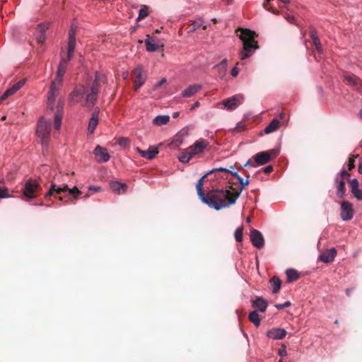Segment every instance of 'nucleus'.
<instances>
[{
    "mask_svg": "<svg viewBox=\"0 0 362 362\" xmlns=\"http://www.w3.org/2000/svg\"><path fill=\"white\" fill-rule=\"evenodd\" d=\"M257 36L254 31L249 29H240L239 37L243 43V49L240 52V59L241 60L251 57L258 48L257 42L255 40Z\"/></svg>",
    "mask_w": 362,
    "mask_h": 362,
    "instance_id": "nucleus-3",
    "label": "nucleus"
},
{
    "mask_svg": "<svg viewBox=\"0 0 362 362\" xmlns=\"http://www.w3.org/2000/svg\"><path fill=\"white\" fill-rule=\"evenodd\" d=\"M243 227H238L235 231V239L237 242H242L243 240Z\"/></svg>",
    "mask_w": 362,
    "mask_h": 362,
    "instance_id": "nucleus-39",
    "label": "nucleus"
},
{
    "mask_svg": "<svg viewBox=\"0 0 362 362\" xmlns=\"http://www.w3.org/2000/svg\"><path fill=\"white\" fill-rule=\"evenodd\" d=\"M196 189L201 201L216 211L234 204L240 195V192L233 193L225 189H213L205 194L202 190V180H198Z\"/></svg>",
    "mask_w": 362,
    "mask_h": 362,
    "instance_id": "nucleus-1",
    "label": "nucleus"
},
{
    "mask_svg": "<svg viewBox=\"0 0 362 362\" xmlns=\"http://www.w3.org/2000/svg\"><path fill=\"white\" fill-rule=\"evenodd\" d=\"M111 189L116 192L120 194L121 192H125L127 186L124 183H121L117 181L111 182L110 183Z\"/></svg>",
    "mask_w": 362,
    "mask_h": 362,
    "instance_id": "nucleus-25",
    "label": "nucleus"
},
{
    "mask_svg": "<svg viewBox=\"0 0 362 362\" xmlns=\"http://www.w3.org/2000/svg\"><path fill=\"white\" fill-rule=\"evenodd\" d=\"M238 72H239V69L237 66H235L231 70V75L233 76V77H235L238 76Z\"/></svg>",
    "mask_w": 362,
    "mask_h": 362,
    "instance_id": "nucleus-51",
    "label": "nucleus"
},
{
    "mask_svg": "<svg viewBox=\"0 0 362 362\" xmlns=\"http://www.w3.org/2000/svg\"><path fill=\"white\" fill-rule=\"evenodd\" d=\"M148 16V8L146 6L143 5L141 6L139 11V16L136 18L137 21H139L146 17Z\"/></svg>",
    "mask_w": 362,
    "mask_h": 362,
    "instance_id": "nucleus-34",
    "label": "nucleus"
},
{
    "mask_svg": "<svg viewBox=\"0 0 362 362\" xmlns=\"http://www.w3.org/2000/svg\"><path fill=\"white\" fill-rule=\"evenodd\" d=\"M209 146V142L204 139L197 140L192 146L185 149L178 155V160L180 163H187L194 156L199 155Z\"/></svg>",
    "mask_w": 362,
    "mask_h": 362,
    "instance_id": "nucleus-4",
    "label": "nucleus"
},
{
    "mask_svg": "<svg viewBox=\"0 0 362 362\" xmlns=\"http://www.w3.org/2000/svg\"><path fill=\"white\" fill-rule=\"evenodd\" d=\"M98 124V110L95 111L88 122L87 133L92 134Z\"/></svg>",
    "mask_w": 362,
    "mask_h": 362,
    "instance_id": "nucleus-22",
    "label": "nucleus"
},
{
    "mask_svg": "<svg viewBox=\"0 0 362 362\" xmlns=\"http://www.w3.org/2000/svg\"><path fill=\"white\" fill-rule=\"evenodd\" d=\"M279 152L276 150H271L270 151H262L257 153L253 156L255 163L252 164V167H257V165H263L269 162L272 154L277 155Z\"/></svg>",
    "mask_w": 362,
    "mask_h": 362,
    "instance_id": "nucleus-7",
    "label": "nucleus"
},
{
    "mask_svg": "<svg viewBox=\"0 0 362 362\" xmlns=\"http://www.w3.org/2000/svg\"><path fill=\"white\" fill-rule=\"evenodd\" d=\"M94 155L99 163H106L110 159V155L106 148L97 146L94 149Z\"/></svg>",
    "mask_w": 362,
    "mask_h": 362,
    "instance_id": "nucleus-15",
    "label": "nucleus"
},
{
    "mask_svg": "<svg viewBox=\"0 0 362 362\" xmlns=\"http://www.w3.org/2000/svg\"><path fill=\"white\" fill-rule=\"evenodd\" d=\"M249 320L252 322L255 327H259L260 325V318L257 310L251 312L249 315Z\"/></svg>",
    "mask_w": 362,
    "mask_h": 362,
    "instance_id": "nucleus-31",
    "label": "nucleus"
},
{
    "mask_svg": "<svg viewBox=\"0 0 362 362\" xmlns=\"http://www.w3.org/2000/svg\"><path fill=\"white\" fill-rule=\"evenodd\" d=\"M11 196L8 194V189L6 188L0 187V199L8 198Z\"/></svg>",
    "mask_w": 362,
    "mask_h": 362,
    "instance_id": "nucleus-42",
    "label": "nucleus"
},
{
    "mask_svg": "<svg viewBox=\"0 0 362 362\" xmlns=\"http://www.w3.org/2000/svg\"><path fill=\"white\" fill-rule=\"evenodd\" d=\"M358 173L362 174V161L358 165Z\"/></svg>",
    "mask_w": 362,
    "mask_h": 362,
    "instance_id": "nucleus-62",
    "label": "nucleus"
},
{
    "mask_svg": "<svg viewBox=\"0 0 362 362\" xmlns=\"http://www.w3.org/2000/svg\"><path fill=\"white\" fill-rule=\"evenodd\" d=\"M88 189L94 191V192H98L100 189V187H96V186H94V185H90L88 187Z\"/></svg>",
    "mask_w": 362,
    "mask_h": 362,
    "instance_id": "nucleus-53",
    "label": "nucleus"
},
{
    "mask_svg": "<svg viewBox=\"0 0 362 362\" xmlns=\"http://www.w3.org/2000/svg\"><path fill=\"white\" fill-rule=\"evenodd\" d=\"M118 144L121 146H126L128 144V139L127 138H120L118 141Z\"/></svg>",
    "mask_w": 362,
    "mask_h": 362,
    "instance_id": "nucleus-49",
    "label": "nucleus"
},
{
    "mask_svg": "<svg viewBox=\"0 0 362 362\" xmlns=\"http://www.w3.org/2000/svg\"><path fill=\"white\" fill-rule=\"evenodd\" d=\"M267 302L262 297H256L252 301V307L255 308V310L264 313L267 308Z\"/></svg>",
    "mask_w": 362,
    "mask_h": 362,
    "instance_id": "nucleus-21",
    "label": "nucleus"
},
{
    "mask_svg": "<svg viewBox=\"0 0 362 362\" xmlns=\"http://www.w3.org/2000/svg\"><path fill=\"white\" fill-rule=\"evenodd\" d=\"M349 182L350 183L351 191L358 187V182L357 179L354 178L349 180Z\"/></svg>",
    "mask_w": 362,
    "mask_h": 362,
    "instance_id": "nucleus-45",
    "label": "nucleus"
},
{
    "mask_svg": "<svg viewBox=\"0 0 362 362\" xmlns=\"http://www.w3.org/2000/svg\"><path fill=\"white\" fill-rule=\"evenodd\" d=\"M174 143H178L177 145H180L182 144V139H181V136L177 134L175 136V139H174V141H173Z\"/></svg>",
    "mask_w": 362,
    "mask_h": 362,
    "instance_id": "nucleus-50",
    "label": "nucleus"
},
{
    "mask_svg": "<svg viewBox=\"0 0 362 362\" xmlns=\"http://www.w3.org/2000/svg\"><path fill=\"white\" fill-rule=\"evenodd\" d=\"M286 334V331L283 328H272L267 331V336L272 339H281Z\"/></svg>",
    "mask_w": 362,
    "mask_h": 362,
    "instance_id": "nucleus-18",
    "label": "nucleus"
},
{
    "mask_svg": "<svg viewBox=\"0 0 362 362\" xmlns=\"http://www.w3.org/2000/svg\"><path fill=\"white\" fill-rule=\"evenodd\" d=\"M358 117H360V119H362V109L360 110V112L358 113Z\"/></svg>",
    "mask_w": 362,
    "mask_h": 362,
    "instance_id": "nucleus-64",
    "label": "nucleus"
},
{
    "mask_svg": "<svg viewBox=\"0 0 362 362\" xmlns=\"http://www.w3.org/2000/svg\"><path fill=\"white\" fill-rule=\"evenodd\" d=\"M76 28L71 25L69 33V40H76Z\"/></svg>",
    "mask_w": 362,
    "mask_h": 362,
    "instance_id": "nucleus-46",
    "label": "nucleus"
},
{
    "mask_svg": "<svg viewBox=\"0 0 362 362\" xmlns=\"http://www.w3.org/2000/svg\"><path fill=\"white\" fill-rule=\"evenodd\" d=\"M272 285V291L273 293H276L281 288V281L277 276H273L270 280Z\"/></svg>",
    "mask_w": 362,
    "mask_h": 362,
    "instance_id": "nucleus-28",
    "label": "nucleus"
},
{
    "mask_svg": "<svg viewBox=\"0 0 362 362\" xmlns=\"http://www.w3.org/2000/svg\"><path fill=\"white\" fill-rule=\"evenodd\" d=\"M335 182L337 184V195L341 199L345 197V182L344 180L339 179L338 177L335 178Z\"/></svg>",
    "mask_w": 362,
    "mask_h": 362,
    "instance_id": "nucleus-24",
    "label": "nucleus"
},
{
    "mask_svg": "<svg viewBox=\"0 0 362 362\" xmlns=\"http://www.w3.org/2000/svg\"><path fill=\"white\" fill-rule=\"evenodd\" d=\"M49 27V23H40L35 30V38L38 44H42L46 39V31Z\"/></svg>",
    "mask_w": 362,
    "mask_h": 362,
    "instance_id": "nucleus-12",
    "label": "nucleus"
},
{
    "mask_svg": "<svg viewBox=\"0 0 362 362\" xmlns=\"http://www.w3.org/2000/svg\"><path fill=\"white\" fill-rule=\"evenodd\" d=\"M200 105V103L199 102H195L191 107L190 110H192L194 109H195L196 107H199Z\"/></svg>",
    "mask_w": 362,
    "mask_h": 362,
    "instance_id": "nucleus-60",
    "label": "nucleus"
},
{
    "mask_svg": "<svg viewBox=\"0 0 362 362\" xmlns=\"http://www.w3.org/2000/svg\"><path fill=\"white\" fill-rule=\"evenodd\" d=\"M132 75L135 83V89L137 90L144 85L146 79V76L143 73L142 66H136L133 71Z\"/></svg>",
    "mask_w": 362,
    "mask_h": 362,
    "instance_id": "nucleus-10",
    "label": "nucleus"
},
{
    "mask_svg": "<svg viewBox=\"0 0 362 362\" xmlns=\"http://www.w3.org/2000/svg\"><path fill=\"white\" fill-rule=\"evenodd\" d=\"M230 174H231V175H233V177H236L238 179V177H240V176L238 175V171H230L228 173Z\"/></svg>",
    "mask_w": 362,
    "mask_h": 362,
    "instance_id": "nucleus-58",
    "label": "nucleus"
},
{
    "mask_svg": "<svg viewBox=\"0 0 362 362\" xmlns=\"http://www.w3.org/2000/svg\"><path fill=\"white\" fill-rule=\"evenodd\" d=\"M244 97L241 94L235 95L221 102V104L228 110L236 109L240 104L243 103Z\"/></svg>",
    "mask_w": 362,
    "mask_h": 362,
    "instance_id": "nucleus-9",
    "label": "nucleus"
},
{
    "mask_svg": "<svg viewBox=\"0 0 362 362\" xmlns=\"http://www.w3.org/2000/svg\"><path fill=\"white\" fill-rule=\"evenodd\" d=\"M226 59H223L217 66H225L226 65Z\"/></svg>",
    "mask_w": 362,
    "mask_h": 362,
    "instance_id": "nucleus-61",
    "label": "nucleus"
},
{
    "mask_svg": "<svg viewBox=\"0 0 362 362\" xmlns=\"http://www.w3.org/2000/svg\"><path fill=\"white\" fill-rule=\"evenodd\" d=\"M286 19L287 20L288 22L291 23H293L294 22V17L293 16H290V15H287L286 16Z\"/></svg>",
    "mask_w": 362,
    "mask_h": 362,
    "instance_id": "nucleus-54",
    "label": "nucleus"
},
{
    "mask_svg": "<svg viewBox=\"0 0 362 362\" xmlns=\"http://www.w3.org/2000/svg\"><path fill=\"white\" fill-rule=\"evenodd\" d=\"M286 274L287 277V282L291 283L298 279L299 275L298 272L293 269H288L286 271Z\"/></svg>",
    "mask_w": 362,
    "mask_h": 362,
    "instance_id": "nucleus-29",
    "label": "nucleus"
},
{
    "mask_svg": "<svg viewBox=\"0 0 362 362\" xmlns=\"http://www.w3.org/2000/svg\"><path fill=\"white\" fill-rule=\"evenodd\" d=\"M56 187H57V185L52 183L51 185V187H50L49 191L45 194V196L46 197H51V196H52L54 194V189H56Z\"/></svg>",
    "mask_w": 362,
    "mask_h": 362,
    "instance_id": "nucleus-48",
    "label": "nucleus"
},
{
    "mask_svg": "<svg viewBox=\"0 0 362 362\" xmlns=\"http://www.w3.org/2000/svg\"><path fill=\"white\" fill-rule=\"evenodd\" d=\"M279 124L280 122L277 119H272L271 122L265 127V134H268L276 131L279 127Z\"/></svg>",
    "mask_w": 362,
    "mask_h": 362,
    "instance_id": "nucleus-26",
    "label": "nucleus"
},
{
    "mask_svg": "<svg viewBox=\"0 0 362 362\" xmlns=\"http://www.w3.org/2000/svg\"><path fill=\"white\" fill-rule=\"evenodd\" d=\"M344 78L349 85L362 92V80L358 76L351 73H346L344 75Z\"/></svg>",
    "mask_w": 362,
    "mask_h": 362,
    "instance_id": "nucleus-13",
    "label": "nucleus"
},
{
    "mask_svg": "<svg viewBox=\"0 0 362 362\" xmlns=\"http://www.w3.org/2000/svg\"><path fill=\"white\" fill-rule=\"evenodd\" d=\"M310 37L313 42V44L315 45L316 49H317V51L319 52H322V45L320 44V41L317 37V35L316 33V32L315 30H312L310 32Z\"/></svg>",
    "mask_w": 362,
    "mask_h": 362,
    "instance_id": "nucleus-30",
    "label": "nucleus"
},
{
    "mask_svg": "<svg viewBox=\"0 0 362 362\" xmlns=\"http://www.w3.org/2000/svg\"><path fill=\"white\" fill-rule=\"evenodd\" d=\"M273 170V167L272 165H268L264 169V172L265 173H270Z\"/></svg>",
    "mask_w": 362,
    "mask_h": 362,
    "instance_id": "nucleus-55",
    "label": "nucleus"
},
{
    "mask_svg": "<svg viewBox=\"0 0 362 362\" xmlns=\"http://www.w3.org/2000/svg\"><path fill=\"white\" fill-rule=\"evenodd\" d=\"M252 163H255V161H254V162H252V159H249V160L246 162V163L243 165V168H245V167L249 166V165L252 166Z\"/></svg>",
    "mask_w": 362,
    "mask_h": 362,
    "instance_id": "nucleus-59",
    "label": "nucleus"
},
{
    "mask_svg": "<svg viewBox=\"0 0 362 362\" xmlns=\"http://www.w3.org/2000/svg\"><path fill=\"white\" fill-rule=\"evenodd\" d=\"M249 177H250L249 175H246L245 180H244V179L242 177H238V181L240 185V191L239 192H241V191L245 188V187L249 184V182H250Z\"/></svg>",
    "mask_w": 362,
    "mask_h": 362,
    "instance_id": "nucleus-37",
    "label": "nucleus"
},
{
    "mask_svg": "<svg viewBox=\"0 0 362 362\" xmlns=\"http://www.w3.org/2000/svg\"><path fill=\"white\" fill-rule=\"evenodd\" d=\"M352 194L359 201H362V189L359 187L351 191Z\"/></svg>",
    "mask_w": 362,
    "mask_h": 362,
    "instance_id": "nucleus-40",
    "label": "nucleus"
},
{
    "mask_svg": "<svg viewBox=\"0 0 362 362\" xmlns=\"http://www.w3.org/2000/svg\"><path fill=\"white\" fill-rule=\"evenodd\" d=\"M52 121L41 117L37 122L36 136L43 148H47L51 137Z\"/></svg>",
    "mask_w": 362,
    "mask_h": 362,
    "instance_id": "nucleus-5",
    "label": "nucleus"
},
{
    "mask_svg": "<svg viewBox=\"0 0 362 362\" xmlns=\"http://www.w3.org/2000/svg\"><path fill=\"white\" fill-rule=\"evenodd\" d=\"M136 150L141 157L148 160L153 159L156 157V156L158 153L157 147L153 146H150L146 151L141 150L139 147H137Z\"/></svg>",
    "mask_w": 362,
    "mask_h": 362,
    "instance_id": "nucleus-17",
    "label": "nucleus"
},
{
    "mask_svg": "<svg viewBox=\"0 0 362 362\" xmlns=\"http://www.w3.org/2000/svg\"><path fill=\"white\" fill-rule=\"evenodd\" d=\"M291 305V302L290 301H286L283 304H276L275 305V308L277 309V310H282L284 309V308H288Z\"/></svg>",
    "mask_w": 362,
    "mask_h": 362,
    "instance_id": "nucleus-47",
    "label": "nucleus"
},
{
    "mask_svg": "<svg viewBox=\"0 0 362 362\" xmlns=\"http://www.w3.org/2000/svg\"><path fill=\"white\" fill-rule=\"evenodd\" d=\"M26 78H23L16 83L14 85H13L11 89L13 90L14 93H16L21 88H22L24 84L25 83Z\"/></svg>",
    "mask_w": 362,
    "mask_h": 362,
    "instance_id": "nucleus-38",
    "label": "nucleus"
},
{
    "mask_svg": "<svg viewBox=\"0 0 362 362\" xmlns=\"http://www.w3.org/2000/svg\"><path fill=\"white\" fill-rule=\"evenodd\" d=\"M347 175L346 171L344 169L340 170V172L337 174V177L340 179V177H343Z\"/></svg>",
    "mask_w": 362,
    "mask_h": 362,
    "instance_id": "nucleus-52",
    "label": "nucleus"
},
{
    "mask_svg": "<svg viewBox=\"0 0 362 362\" xmlns=\"http://www.w3.org/2000/svg\"><path fill=\"white\" fill-rule=\"evenodd\" d=\"M202 89V86L199 84H194L189 86L182 93L183 98H190L199 92Z\"/></svg>",
    "mask_w": 362,
    "mask_h": 362,
    "instance_id": "nucleus-23",
    "label": "nucleus"
},
{
    "mask_svg": "<svg viewBox=\"0 0 362 362\" xmlns=\"http://www.w3.org/2000/svg\"><path fill=\"white\" fill-rule=\"evenodd\" d=\"M250 240L253 246L257 248H262L264 245V239L262 233L252 228L250 230Z\"/></svg>",
    "mask_w": 362,
    "mask_h": 362,
    "instance_id": "nucleus-11",
    "label": "nucleus"
},
{
    "mask_svg": "<svg viewBox=\"0 0 362 362\" xmlns=\"http://www.w3.org/2000/svg\"><path fill=\"white\" fill-rule=\"evenodd\" d=\"M40 189L41 187L36 180L29 179L25 184L23 189V194L27 199H31L36 197L35 192Z\"/></svg>",
    "mask_w": 362,
    "mask_h": 362,
    "instance_id": "nucleus-6",
    "label": "nucleus"
},
{
    "mask_svg": "<svg viewBox=\"0 0 362 362\" xmlns=\"http://www.w3.org/2000/svg\"><path fill=\"white\" fill-rule=\"evenodd\" d=\"M216 172H224V173H229L230 170L225 168H213L212 170H209V172L206 173L199 180H202V183L203 182V180L204 178H206L208 175L213 174Z\"/></svg>",
    "mask_w": 362,
    "mask_h": 362,
    "instance_id": "nucleus-33",
    "label": "nucleus"
},
{
    "mask_svg": "<svg viewBox=\"0 0 362 362\" xmlns=\"http://www.w3.org/2000/svg\"><path fill=\"white\" fill-rule=\"evenodd\" d=\"M145 45L146 50L149 52H156L158 49V45L156 43L151 42L149 38L145 40Z\"/></svg>",
    "mask_w": 362,
    "mask_h": 362,
    "instance_id": "nucleus-35",
    "label": "nucleus"
},
{
    "mask_svg": "<svg viewBox=\"0 0 362 362\" xmlns=\"http://www.w3.org/2000/svg\"><path fill=\"white\" fill-rule=\"evenodd\" d=\"M104 83H105L104 74L95 71L94 79L90 86V92L87 93V88L84 86H78L70 93L69 99L71 102L78 103L86 95V105L88 107H93L95 104L100 84Z\"/></svg>",
    "mask_w": 362,
    "mask_h": 362,
    "instance_id": "nucleus-2",
    "label": "nucleus"
},
{
    "mask_svg": "<svg viewBox=\"0 0 362 362\" xmlns=\"http://www.w3.org/2000/svg\"><path fill=\"white\" fill-rule=\"evenodd\" d=\"M166 82V79L165 78H162L160 81H159L156 86L158 88V87H160L163 84H164Z\"/></svg>",
    "mask_w": 362,
    "mask_h": 362,
    "instance_id": "nucleus-56",
    "label": "nucleus"
},
{
    "mask_svg": "<svg viewBox=\"0 0 362 362\" xmlns=\"http://www.w3.org/2000/svg\"><path fill=\"white\" fill-rule=\"evenodd\" d=\"M54 192L58 194H60L62 192H64L68 190L69 194L72 195L75 199H78L79 197V195L81 194V192L76 187L69 189L67 185H64L62 186L57 185L56 189H54Z\"/></svg>",
    "mask_w": 362,
    "mask_h": 362,
    "instance_id": "nucleus-16",
    "label": "nucleus"
},
{
    "mask_svg": "<svg viewBox=\"0 0 362 362\" xmlns=\"http://www.w3.org/2000/svg\"><path fill=\"white\" fill-rule=\"evenodd\" d=\"M64 103L62 101H59L57 106V112L54 118V129L59 130L62 126V119L63 115Z\"/></svg>",
    "mask_w": 362,
    "mask_h": 362,
    "instance_id": "nucleus-14",
    "label": "nucleus"
},
{
    "mask_svg": "<svg viewBox=\"0 0 362 362\" xmlns=\"http://www.w3.org/2000/svg\"><path fill=\"white\" fill-rule=\"evenodd\" d=\"M57 91V88H56L55 82H52L50 86V89L48 92L47 95V107L51 110L54 108V101H55V95Z\"/></svg>",
    "mask_w": 362,
    "mask_h": 362,
    "instance_id": "nucleus-20",
    "label": "nucleus"
},
{
    "mask_svg": "<svg viewBox=\"0 0 362 362\" xmlns=\"http://www.w3.org/2000/svg\"><path fill=\"white\" fill-rule=\"evenodd\" d=\"M354 216L353 204L349 201H343L340 204V217L344 221H349Z\"/></svg>",
    "mask_w": 362,
    "mask_h": 362,
    "instance_id": "nucleus-8",
    "label": "nucleus"
},
{
    "mask_svg": "<svg viewBox=\"0 0 362 362\" xmlns=\"http://www.w3.org/2000/svg\"><path fill=\"white\" fill-rule=\"evenodd\" d=\"M279 356H286V354H287V351H286V350L285 349H279Z\"/></svg>",
    "mask_w": 362,
    "mask_h": 362,
    "instance_id": "nucleus-57",
    "label": "nucleus"
},
{
    "mask_svg": "<svg viewBox=\"0 0 362 362\" xmlns=\"http://www.w3.org/2000/svg\"><path fill=\"white\" fill-rule=\"evenodd\" d=\"M15 93L13 92V90L11 89V88H8L4 93L3 95L1 96L0 98V101H2V100H6L8 97L13 95Z\"/></svg>",
    "mask_w": 362,
    "mask_h": 362,
    "instance_id": "nucleus-41",
    "label": "nucleus"
},
{
    "mask_svg": "<svg viewBox=\"0 0 362 362\" xmlns=\"http://www.w3.org/2000/svg\"><path fill=\"white\" fill-rule=\"evenodd\" d=\"M180 115V112H173V118H177Z\"/></svg>",
    "mask_w": 362,
    "mask_h": 362,
    "instance_id": "nucleus-63",
    "label": "nucleus"
},
{
    "mask_svg": "<svg viewBox=\"0 0 362 362\" xmlns=\"http://www.w3.org/2000/svg\"><path fill=\"white\" fill-rule=\"evenodd\" d=\"M358 157V155L357 156H353L352 157H350L349 159V163H348V170H351L354 166H355V158Z\"/></svg>",
    "mask_w": 362,
    "mask_h": 362,
    "instance_id": "nucleus-43",
    "label": "nucleus"
},
{
    "mask_svg": "<svg viewBox=\"0 0 362 362\" xmlns=\"http://www.w3.org/2000/svg\"><path fill=\"white\" fill-rule=\"evenodd\" d=\"M337 255V250L334 247L327 250L319 256V259L324 263H331L334 261Z\"/></svg>",
    "mask_w": 362,
    "mask_h": 362,
    "instance_id": "nucleus-19",
    "label": "nucleus"
},
{
    "mask_svg": "<svg viewBox=\"0 0 362 362\" xmlns=\"http://www.w3.org/2000/svg\"><path fill=\"white\" fill-rule=\"evenodd\" d=\"M170 121V116L167 115H158L153 119V124L156 126L166 124Z\"/></svg>",
    "mask_w": 362,
    "mask_h": 362,
    "instance_id": "nucleus-27",
    "label": "nucleus"
},
{
    "mask_svg": "<svg viewBox=\"0 0 362 362\" xmlns=\"http://www.w3.org/2000/svg\"><path fill=\"white\" fill-rule=\"evenodd\" d=\"M75 47H76V40H69L67 54H69V56L70 55L73 56L74 50H75Z\"/></svg>",
    "mask_w": 362,
    "mask_h": 362,
    "instance_id": "nucleus-36",
    "label": "nucleus"
},
{
    "mask_svg": "<svg viewBox=\"0 0 362 362\" xmlns=\"http://www.w3.org/2000/svg\"><path fill=\"white\" fill-rule=\"evenodd\" d=\"M73 58V56L72 55H69V54H67V56L66 57H63L61 59L60 62H59V64H62V66H66L68 62Z\"/></svg>",
    "mask_w": 362,
    "mask_h": 362,
    "instance_id": "nucleus-44",
    "label": "nucleus"
},
{
    "mask_svg": "<svg viewBox=\"0 0 362 362\" xmlns=\"http://www.w3.org/2000/svg\"><path fill=\"white\" fill-rule=\"evenodd\" d=\"M66 66H62V64L58 65V69L57 71V80L59 83H62L63 80V77L66 73Z\"/></svg>",
    "mask_w": 362,
    "mask_h": 362,
    "instance_id": "nucleus-32",
    "label": "nucleus"
}]
</instances>
